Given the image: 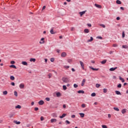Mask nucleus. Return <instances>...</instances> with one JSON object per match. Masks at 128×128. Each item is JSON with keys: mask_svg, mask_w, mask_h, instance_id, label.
Wrapping results in <instances>:
<instances>
[{"mask_svg": "<svg viewBox=\"0 0 128 128\" xmlns=\"http://www.w3.org/2000/svg\"><path fill=\"white\" fill-rule=\"evenodd\" d=\"M116 4H122V2H120V0H117L116 1Z\"/></svg>", "mask_w": 128, "mask_h": 128, "instance_id": "obj_23", "label": "nucleus"}, {"mask_svg": "<svg viewBox=\"0 0 128 128\" xmlns=\"http://www.w3.org/2000/svg\"><path fill=\"white\" fill-rule=\"evenodd\" d=\"M50 62H54V58H51Z\"/></svg>", "mask_w": 128, "mask_h": 128, "instance_id": "obj_39", "label": "nucleus"}, {"mask_svg": "<svg viewBox=\"0 0 128 128\" xmlns=\"http://www.w3.org/2000/svg\"><path fill=\"white\" fill-rule=\"evenodd\" d=\"M92 40H94V38L92 37H90V40H89L87 41L88 42H92Z\"/></svg>", "mask_w": 128, "mask_h": 128, "instance_id": "obj_28", "label": "nucleus"}, {"mask_svg": "<svg viewBox=\"0 0 128 128\" xmlns=\"http://www.w3.org/2000/svg\"><path fill=\"white\" fill-rule=\"evenodd\" d=\"M96 94L95 92H93L91 94V96H96Z\"/></svg>", "mask_w": 128, "mask_h": 128, "instance_id": "obj_38", "label": "nucleus"}, {"mask_svg": "<svg viewBox=\"0 0 128 128\" xmlns=\"http://www.w3.org/2000/svg\"><path fill=\"white\" fill-rule=\"evenodd\" d=\"M103 92H104V94H106V92H108V89L104 88L103 89Z\"/></svg>", "mask_w": 128, "mask_h": 128, "instance_id": "obj_33", "label": "nucleus"}, {"mask_svg": "<svg viewBox=\"0 0 128 128\" xmlns=\"http://www.w3.org/2000/svg\"><path fill=\"white\" fill-rule=\"evenodd\" d=\"M52 74H48V76H49V78H52Z\"/></svg>", "mask_w": 128, "mask_h": 128, "instance_id": "obj_42", "label": "nucleus"}, {"mask_svg": "<svg viewBox=\"0 0 128 128\" xmlns=\"http://www.w3.org/2000/svg\"><path fill=\"white\" fill-rule=\"evenodd\" d=\"M122 38H124V36H126V34H124V32H122Z\"/></svg>", "mask_w": 128, "mask_h": 128, "instance_id": "obj_41", "label": "nucleus"}, {"mask_svg": "<svg viewBox=\"0 0 128 128\" xmlns=\"http://www.w3.org/2000/svg\"><path fill=\"white\" fill-rule=\"evenodd\" d=\"M97 38H100V40H102V37L99 36L97 37Z\"/></svg>", "mask_w": 128, "mask_h": 128, "instance_id": "obj_55", "label": "nucleus"}, {"mask_svg": "<svg viewBox=\"0 0 128 128\" xmlns=\"http://www.w3.org/2000/svg\"><path fill=\"white\" fill-rule=\"evenodd\" d=\"M102 128H108V126L106 125H102Z\"/></svg>", "mask_w": 128, "mask_h": 128, "instance_id": "obj_50", "label": "nucleus"}, {"mask_svg": "<svg viewBox=\"0 0 128 128\" xmlns=\"http://www.w3.org/2000/svg\"><path fill=\"white\" fill-rule=\"evenodd\" d=\"M13 122L16 124H20V121L18 122V120H14Z\"/></svg>", "mask_w": 128, "mask_h": 128, "instance_id": "obj_11", "label": "nucleus"}, {"mask_svg": "<svg viewBox=\"0 0 128 128\" xmlns=\"http://www.w3.org/2000/svg\"><path fill=\"white\" fill-rule=\"evenodd\" d=\"M56 52H58V54H60V50H58V49H57L56 50Z\"/></svg>", "mask_w": 128, "mask_h": 128, "instance_id": "obj_54", "label": "nucleus"}, {"mask_svg": "<svg viewBox=\"0 0 128 128\" xmlns=\"http://www.w3.org/2000/svg\"><path fill=\"white\" fill-rule=\"evenodd\" d=\"M115 92H116V94L122 96V93H120V92L118 90H116Z\"/></svg>", "mask_w": 128, "mask_h": 128, "instance_id": "obj_13", "label": "nucleus"}, {"mask_svg": "<svg viewBox=\"0 0 128 128\" xmlns=\"http://www.w3.org/2000/svg\"><path fill=\"white\" fill-rule=\"evenodd\" d=\"M42 42H40V44H44V38H42L40 40Z\"/></svg>", "mask_w": 128, "mask_h": 128, "instance_id": "obj_14", "label": "nucleus"}, {"mask_svg": "<svg viewBox=\"0 0 128 128\" xmlns=\"http://www.w3.org/2000/svg\"><path fill=\"white\" fill-rule=\"evenodd\" d=\"M112 46H114V48H116L118 46V45L117 44H113Z\"/></svg>", "mask_w": 128, "mask_h": 128, "instance_id": "obj_43", "label": "nucleus"}, {"mask_svg": "<svg viewBox=\"0 0 128 128\" xmlns=\"http://www.w3.org/2000/svg\"><path fill=\"white\" fill-rule=\"evenodd\" d=\"M52 116L53 118H58V116L56 115V114L54 113L52 114Z\"/></svg>", "mask_w": 128, "mask_h": 128, "instance_id": "obj_31", "label": "nucleus"}, {"mask_svg": "<svg viewBox=\"0 0 128 128\" xmlns=\"http://www.w3.org/2000/svg\"><path fill=\"white\" fill-rule=\"evenodd\" d=\"M14 94L15 96H18V92H16V91H14Z\"/></svg>", "mask_w": 128, "mask_h": 128, "instance_id": "obj_40", "label": "nucleus"}, {"mask_svg": "<svg viewBox=\"0 0 128 128\" xmlns=\"http://www.w3.org/2000/svg\"><path fill=\"white\" fill-rule=\"evenodd\" d=\"M66 116V114H63L62 116H60V118H64V116Z\"/></svg>", "mask_w": 128, "mask_h": 128, "instance_id": "obj_17", "label": "nucleus"}, {"mask_svg": "<svg viewBox=\"0 0 128 128\" xmlns=\"http://www.w3.org/2000/svg\"><path fill=\"white\" fill-rule=\"evenodd\" d=\"M62 88H63V90H66L67 88H66V86L64 85V86H62Z\"/></svg>", "mask_w": 128, "mask_h": 128, "instance_id": "obj_36", "label": "nucleus"}, {"mask_svg": "<svg viewBox=\"0 0 128 128\" xmlns=\"http://www.w3.org/2000/svg\"><path fill=\"white\" fill-rule=\"evenodd\" d=\"M68 62L69 63L72 62V60H70V59L68 60Z\"/></svg>", "mask_w": 128, "mask_h": 128, "instance_id": "obj_61", "label": "nucleus"}, {"mask_svg": "<svg viewBox=\"0 0 128 128\" xmlns=\"http://www.w3.org/2000/svg\"><path fill=\"white\" fill-rule=\"evenodd\" d=\"M20 88H24V84H20Z\"/></svg>", "mask_w": 128, "mask_h": 128, "instance_id": "obj_16", "label": "nucleus"}, {"mask_svg": "<svg viewBox=\"0 0 128 128\" xmlns=\"http://www.w3.org/2000/svg\"><path fill=\"white\" fill-rule=\"evenodd\" d=\"M79 114L81 118H84V113H80Z\"/></svg>", "mask_w": 128, "mask_h": 128, "instance_id": "obj_27", "label": "nucleus"}, {"mask_svg": "<svg viewBox=\"0 0 128 128\" xmlns=\"http://www.w3.org/2000/svg\"><path fill=\"white\" fill-rule=\"evenodd\" d=\"M87 26H89V28H90L92 26V24H88Z\"/></svg>", "mask_w": 128, "mask_h": 128, "instance_id": "obj_60", "label": "nucleus"}, {"mask_svg": "<svg viewBox=\"0 0 128 128\" xmlns=\"http://www.w3.org/2000/svg\"><path fill=\"white\" fill-rule=\"evenodd\" d=\"M46 6H44L42 8V10H44L46 9Z\"/></svg>", "mask_w": 128, "mask_h": 128, "instance_id": "obj_59", "label": "nucleus"}, {"mask_svg": "<svg viewBox=\"0 0 128 128\" xmlns=\"http://www.w3.org/2000/svg\"><path fill=\"white\" fill-rule=\"evenodd\" d=\"M44 120V117L42 116L40 117V120L42 121Z\"/></svg>", "mask_w": 128, "mask_h": 128, "instance_id": "obj_57", "label": "nucleus"}, {"mask_svg": "<svg viewBox=\"0 0 128 128\" xmlns=\"http://www.w3.org/2000/svg\"><path fill=\"white\" fill-rule=\"evenodd\" d=\"M10 64H16V62H14V60H12L10 62Z\"/></svg>", "mask_w": 128, "mask_h": 128, "instance_id": "obj_52", "label": "nucleus"}, {"mask_svg": "<svg viewBox=\"0 0 128 128\" xmlns=\"http://www.w3.org/2000/svg\"><path fill=\"white\" fill-rule=\"evenodd\" d=\"M14 112H11L10 114H9V118H14Z\"/></svg>", "mask_w": 128, "mask_h": 128, "instance_id": "obj_3", "label": "nucleus"}, {"mask_svg": "<svg viewBox=\"0 0 128 128\" xmlns=\"http://www.w3.org/2000/svg\"><path fill=\"white\" fill-rule=\"evenodd\" d=\"M16 108H22V106H20V105H18L16 106Z\"/></svg>", "mask_w": 128, "mask_h": 128, "instance_id": "obj_37", "label": "nucleus"}, {"mask_svg": "<svg viewBox=\"0 0 128 128\" xmlns=\"http://www.w3.org/2000/svg\"><path fill=\"white\" fill-rule=\"evenodd\" d=\"M71 118H76V115L74 114L72 115Z\"/></svg>", "mask_w": 128, "mask_h": 128, "instance_id": "obj_53", "label": "nucleus"}, {"mask_svg": "<svg viewBox=\"0 0 128 128\" xmlns=\"http://www.w3.org/2000/svg\"><path fill=\"white\" fill-rule=\"evenodd\" d=\"M85 82H86V79H83L81 84L82 86H84Z\"/></svg>", "mask_w": 128, "mask_h": 128, "instance_id": "obj_12", "label": "nucleus"}, {"mask_svg": "<svg viewBox=\"0 0 128 128\" xmlns=\"http://www.w3.org/2000/svg\"><path fill=\"white\" fill-rule=\"evenodd\" d=\"M66 122L68 124H70V121H68V120H66Z\"/></svg>", "mask_w": 128, "mask_h": 128, "instance_id": "obj_49", "label": "nucleus"}, {"mask_svg": "<svg viewBox=\"0 0 128 128\" xmlns=\"http://www.w3.org/2000/svg\"><path fill=\"white\" fill-rule=\"evenodd\" d=\"M62 80L64 82L67 84L68 82H70V80L66 77H62Z\"/></svg>", "mask_w": 128, "mask_h": 128, "instance_id": "obj_1", "label": "nucleus"}, {"mask_svg": "<svg viewBox=\"0 0 128 128\" xmlns=\"http://www.w3.org/2000/svg\"><path fill=\"white\" fill-rule=\"evenodd\" d=\"M120 10H124V7H120Z\"/></svg>", "mask_w": 128, "mask_h": 128, "instance_id": "obj_62", "label": "nucleus"}, {"mask_svg": "<svg viewBox=\"0 0 128 128\" xmlns=\"http://www.w3.org/2000/svg\"><path fill=\"white\" fill-rule=\"evenodd\" d=\"M89 68H90V70H99L98 68H94L92 66H89Z\"/></svg>", "mask_w": 128, "mask_h": 128, "instance_id": "obj_7", "label": "nucleus"}, {"mask_svg": "<svg viewBox=\"0 0 128 128\" xmlns=\"http://www.w3.org/2000/svg\"><path fill=\"white\" fill-rule=\"evenodd\" d=\"M22 64H23V66H28V62L25 61H23L22 62Z\"/></svg>", "mask_w": 128, "mask_h": 128, "instance_id": "obj_20", "label": "nucleus"}, {"mask_svg": "<svg viewBox=\"0 0 128 128\" xmlns=\"http://www.w3.org/2000/svg\"><path fill=\"white\" fill-rule=\"evenodd\" d=\"M63 108H66V104H64Z\"/></svg>", "mask_w": 128, "mask_h": 128, "instance_id": "obj_64", "label": "nucleus"}, {"mask_svg": "<svg viewBox=\"0 0 128 128\" xmlns=\"http://www.w3.org/2000/svg\"><path fill=\"white\" fill-rule=\"evenodd\" d=\"M10 79L11 80H14V76H10Z\"/></svg>", "mask_w": 128, "mask_h": 128, "instance_id": "obj_35", "label": "nucleus"}, {"mask_svg": "<svg viewBox=\"0 0 128 128\" xmlns=\"http://www.w3.org/2000/svg\"><path fill=\"white\" fill-rule=\"evenodd\" d=\"M118 68V67H115V68H112L110 69V72H114V70H116Z\"/></svg>", "mask_w": 128, "mask_h": 128, "instance_id": "obj_9", "label": "nucleus"}, {"mask_svg": "<svg viewBox=\"0 0 128 128\" xmlns=\"http://www.w3.org/2000/svg\"><path fill=\"white\" fill-rule=\"evenodd\" d=\"M61 56L62 58H64V57L66 56V52H62L61 54Z\"/></svg>", "mask_w": 128, "mask_h": 128, "instance_id": "obj_6", "label": "nucleus"}, {"mask_svg": "<svg viewBox=\"0 0 128 128\" xmlns=\"http://www.w3.org/2000/svg\"><path fill=\"white\" fill-rule=\"evenodd\" d=\"M100 26H102V28H106V26L104 24H100Z\"/></svg>", "mask_w": 128, "mask_h": 128, "instance_id": "obj_44", "label": "nucleus"}, {"mask_svg": "<svg viewBox=\"0 0 128 128\" xmlns=\"http://www.w3.org/2000/svg\"><path fill=\"white\" fill-rule=\"evenodd\" d=\"M95 6H96V8H102V6L95 4H94Z\"/></svg>", "mask_w": 128, "mask_h": 128, "instance_id": "obj_8", "label": "nucleus"}, {"mask_svg": "<svg viewBox=\"0 0 128 128\" xmlns=\"http://www.w3.org/2000/svg\"><path fill=\"white\" fill-rule=\"evenodd\" d=\"M30 62H36V58H31L30 60Z\"/></svg>", "mask_w": 128, "mask_h": 128, "instance_id": "obj_21", "label": "nucleus"}, {"mask_svg": "<svg viewBox=\"0 0 128 128\" xmlns=\"http://www.w3.org/2000/svg\"><path fill=\"white\" fill-rule=\"evenodd\" d=\"M82 108H86V104H82Z\"/></svg>", "mask_w": 128, "mask_h": 128, "instance_id": "obj_56", "label": "nucleus"}, {"mask_svg": "<svg viewBox=\"0 0 128 128\" xmlns=\"http://www.w3.org/2000/svg\"><path fill=\"white\" fill-rule=\"evenodd\" d=\"M46 100H47V102H50V98H46Z\"/></svg>", "mask_w": 128, "mask_h": 128, "instance_id": "obj_51", "label": "nucleus"}, {"mask_svg": "<svg viewBox=\"0 0 128 128\" xmlns=\"http://www.w3.org/2000/svg\"><path fill=\"white\" fill-rule=\"evenodd\" d=\"M10 68H16V66L14 65V64H12V65H10Z\"/></svg>", "mask_w": 128, "mask_h": 128, "instance_id": "obj_30", "label": "nucleus"}, {"mask_svg": "<svg viewBox=\"0 0 128 128\" xmlns=\"http://www.w3.org/2000/svg\"><path fill=\"white\" fill-rule=\"evenodd\" d=\"M114 110H116V112H120V109L118 108L114 107Z\"/></svg>", "mask_w": 128, "mask_h": 128, "instance_id": "obj_32", "label": "nucleus"}, {"mask_svg": "<svg viewBox=\"0 0 128 128\" xmlns=\"http://www.w3.org/2000/svg\"><path fill=\"white\" fill-rule=\"evenodd\" d=\"M56 96L58 98H60V96H62V94L60 92H58L56 93Z\"/></svg>", "mask_w": 128, "mask_h": 128, "instance_id": "obj_10", "label": "nucleus"}, {"mask_svg": "<svg viewBox=\"0 0 128 128\" xmlns=\"http://www.w3.org/2000/svg\"><path fill=\"white\" fill-rule=\"evenodd\" d=\"M50 122L52 123V122H56V118H52L50 120Z\"/></svg>", "mask_w": 128, "mask_h": 128, "instance_id": "obj_15", "label": "nucleus"}, {"mask_svg": "<svg viewBox=\"0 0 128 128\" xmlns=\"http://www.w3.org/2000/svg\"><path fill=\"white\" fill-rule=\"evenodd\" d=\"M80 63L82 70H84V62L82 61H80Z\"/></svg>", "mask_w": 128, "mask_h": 128, "instance_id": "obj_2", "label": "nucleus"}, {"mask_svg": "<svg viewBox=\"0 0 128 128\" xmlns=\"http://www.w3.org/2000/svg\"><path fill=\"white\" fill-rule=\"evenodd\" d=\"M78 94H84V91L83 90H80L78 92Z\"/></svg>", "mask_w": 128, "mask_h": 128, "instance_id": "obj_22", "label": "nucleus"}, {"mask_svg": "<svg viewBox=\"0 0 128 128\" xmlns=\"http://www.w3.org/2000/svg\"><path fill=\"white\" fill-rule=\"evenodd\" d=\"M84 32L85 34H88L90 32V30H88V29H84Z\"/></svg>", "mask_w": 128, "mask_h": 128, "instance_id": "obj_18", "label": "nucleus"}, {"mask_svg": "<svg viewBox=\"0 0 128 128\" xmlns=\"http://www.w3.org/2000/svg\"><path fill=\"white\" fill-rule=\"evenodd\" d=\"M2 94H4V96H6V95L8 94V91L5 90V91H4V92H2Z\"/></svg>", "mask_w": 128, "mask_h": 128, "instance_id": "obj_34", "label": "nucleus"}, {"mask_svg": "<svg viewBox=\"0 0 128 128\" xmlns=\"http://www.w3.org/2000/svg\"><path fill=\"white\" fill-rule=\"evenodd\" d=\"M118 88H122V84H119L118 85Z\"/></svg>", "mask_w": 128, "mask_h": 128, "instance_id": "obj_47", "label": "nucleus"}, {"mask_svg": "<svg viewBox=\"0 0 128 128\" xmlns=\"http://www.w3.org/2000/svg\"><path fill=\"white\" fill-rule=\"evenodd\" d=\"M50 32L52 34H56V32H54V29H51V30H50Z\"/></svg>", "mask_w": 128, "mask_h": 128, "instance_id": "obj_19", "label": "nucleus"}, {"mask_svg": "<svg viewBox=\"0 0 128 128\" xmlns=\"http://www.w3.org/2000/svg\"><path fill=\"white\" fill-rule=\"evenodd\" d=\"M78 84H74V87L75 88H78Z\"/></svg>", "mask_w": 128, "mask_h": 128, "instance_id": "obj_48", "label": "nucleus"}, {"mask_svg": "<svg viewBox=\"0 0 128 128\" xmlns=\"http://www.w3.org/2000/svg\"><path fill=\"white\" fill-rule=\"evenodd\" d=\"M86 10L82 11V12H79V14H80V16H82V15H83V14H86Z\"/></svg>", "mask_w": 128, "mask_h": 128, "instance_id": "obj_4", "label": "nucleus"}, {"mask_svg": "<svg viewBox=\"0 0 128 128\" xmlns=\"http://www.w3.org/2000/svg\"><path fill=\"white\" fill-rule=\"evenodd\" d=\"M34 110H36V111L38 110V107L35 108H34Z\"/></svg>", "mask_w": 128, "mask_h": 128, "instance_id": "obj_58", "label": "nucleus"}, {"mask_svg": "<svg viewBox=\"0 0 128 128\" xmlns=\"http://www.w3.org/2000/svg\"><path fill=\"white\" fill-rule=\"evenodd\" d=\"M126 109H123L122 110V114H126Z\"/></svg>", "mask_w": 128, "mask_h": 128, "instance_id": "obj_25", "label": "nucleus"}, {"mask_svg": "<svg viewBox=\"0 0 128 128\" xmlns=\"http://www.w3.org/2000/svg\"><path fill=\"white\" fill-rule=\"evenodd\" d=\"M122 48H126L128 49V45H123L122 46Z\"/></svg>", "mask_w": 128, "mask_h": 128, "instance_id": "obj_24", "label": "nucleus"}, {"mask_svg": "<svg viewBox=\"0 0 128 128\" xmlns=\"http://www.w3.org/2000/svg\"><path fill=\"white\" fill-rule=\"evenodd\" d=\"M119 78L120 80H122V82H124V79L122 76H120Z\"/></svg>", "mask_w": 128, "mask_h": 128, "instance_id": "obj_26", "label": "nucleus"}, {"mask_svg": "<svg viewBox=\"0 0 128 128\" xmlns=\"http://www.w3.org/2000/svg\"><path fill=\"white\" fill-rule=\"evenodd\" d=\"M44 104V100H41L38 102V104H40V106H42Z\"/></svg>", "mask_w": 128, "mask_h": 128, "instance_id": "obj_5", "label": "nucleus"}, {"mask_svg": "<svg viewBox=\"0 0 128 128\" xmlns=\"http://www.w3.org/2000/svg\"><path fill=\"white\" fill-rule=\"evenodd\" d=\"M10 84H11V86H16V84H14V82H12L10 83Z\"/></svg>", "mask_w": 128, "mask_h": 128, "instance_id": "obj_45", "label": "nucleus"}, {"mask_svg": "<svg viewBox=\"0 0 128 128\" xmlns=\"http://www.w3.org/2000/svg\"><path fill=\"white\" fill-rule=\"evenodd\" d=\"M96 88H99L100 86V84H96Z\"/></svg>", "mask_w": 128, "mask_h": 128, "instance_id": "obj_46", "label": "nucleus"}, {"mask_svg": "<svg viewBox=\"0 0 128 128\" xmlns=\"http://www.w3.org/2000/svg\"><path fill=\"white\" fill-rule=\"evenodd\" d=\"M106 60H104L101 62V64H106Z\"/></svg>", "mask_w": 128, "mask_h": 128, "instance_id": "obj_29", "label": "nucleus"}, {"mask_svg": "<svg viewBox=\"0 0 128 128\" xmlns=\"http://www.w3.org/2000/svg\"><path fill=\"white\" fill-rule=\"evenodd\" d=\"M120 20V17H117L116 18V20Z\"/></svg>", "mask_w": 128, "mask_h": 128, "instance_id": "obj_63", "label": "nucleus"}]
</instances>
